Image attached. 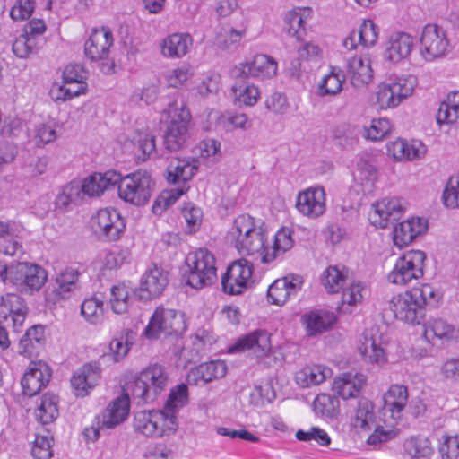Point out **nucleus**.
I'll return each instance as SVG.
<instances>
[{
  "label": "nucleus",
  "mask_w": 459,
  "mask_h": 459,
  "mask_svg": "<svg viewBox=\"0 0 459 459\" xmlns=\"http://www.w3.org/2000/svg\"><path fill=\"white\" fill-rule=\"evenodd\" d=\"M442 299L433 285L422 282L392 296L388 307L396 320L415 326L425 321L428 308L437 306Z\"/></svg>",
  "instance_id": "f257e3e1"
},
{
  "label": "nucleus",
  "mask_w": 459,
  "mask_h": 459,
  "mask_svg": "<svg viewBox=\"0 0 459 459\" xmlns=\"http://www.w3.org/2000/svg\"><path fill=\"white\" fill-rule=\"evenodd\" d=\"M218 266L215 255L206 247H198L187 253L182 271V281L187 287L202 290L217 282Z\"/></svg>",
  "instance_id": "f03ea898"
},
{
  "label": "nucleus",
  "mask_w": 459,
  "mask_h": 459,
  "mask_svg": "<svg viewBox=\"0 0 459 459\" xmlns=\"http://www.w3.org/2000/svg\"><path fill=\"white\" fill-rule=\"evenodd\" d=\"M227 240L240 255H261L267 234L255 217L243 213L233 220L227 232Z\"/></svg>",
  "instance_id": "7ed1b4c3"
},
{
  "label": "nucleus",
  "mask_w": 459,
  "mask_h": 459,
  "mask_svg": "<svg viewBox=\"0 0 459 459\" xmlns=\"http://www.w3.org/2000/svg\"><path fill=\"white\" fill-rule=\"evenodd\" d=\"M166 126L163 135L165 148L177 152L186 147L192 139V114L186 102L173 101L164 110Z\"/></svg>",
  "instance_id": "20e7f679"
},
{
  "label": "nucleus",
  "mask_w": 459,
  "mask_h": 459,
  "mask_svg": "<svg viewBox=\"0 0 459 459\" xmlns=\"http://www.w3.org/2000/svg\"><path fill=\"white\" fill-rule=\"evenodd\" d=\"M169 377L166 368L159 363L150 364L127 384V390L134 398L152 403L167 388Z\"/></svg>",
  "instance_id": "39448f33"
},
{
  "label": "nucleus",
  "mask_w": 459,
  "mask_h": 459,
  "mask_svg": "<svg viewBox=\"0 0 459 459\" xmlns=\"http://www.w3.org/2000/svg\"><path fill=\"white\" fill-rule=\"evenodd\" d=\"M0 279L4 283L17 287L21 291L32 294L45 284L48 273L44 268L35 264H0Z\"/></svg>",
  "instance_id": "423d86ee"
},
{
  "label": "nucleus",
  "mask_w": 459,
  "mask_h": 459,
  "mask_svg": "<svg viewBox=\"0 0 459 459\" xmlns=\"http://www.w3.org/2000/svg\"><path fill=\"white\" fill-rule=\"evenodd\" d=\"M416 84L417 79L412 75L381 82L376 86L372 94V105L379 110L395 108L412 95Z\"/></svg>",
  "instance_id": "0eeeda50"
},
{
  "label": "nucleus",
  "mask_w": 459,
  "mask_h": 459,
  "mask_svg": "<svg viewBox=\"0 0 459 459\" xmlns=\"http://www.w3.org/2000/svg\"><path fill=\"white\" fill-rule=\"evenodd\" d=\"M132 426L135 433L152 438L170 436L178 429L176 416L168 413L164 409L137 411Z\"/></svg>",
  "instance_id": "6e6552de"
},
{
  "label": "nucleus",
  "mask_w": 459,
  "mask_h": 459,
  "mask_svg": "<svg viewBox=\"0 0 459 459\" xmlns=\"http://www.w3.org/2000/svg\"><path fill=\"white\" fill-rule=\"evenodd\" d=\"M427 255L420 249H410L401 255L387 273L389 283L404 287L421 280L425 274Z\"/></svg>",
  "instance_id": "1a4fd4ad"
},
{
  "label": "nucleus",
  "mask_w": 459,
  "mask_h": 459,
  "mask_svg": "<svg viewBox=\"0 0 459 459\" xmlns=\"http://www.w3.org/2000/svg\"><path fill=\"white\" fill-rule=\"evenodd\" d=\"M185 315L178 310L157 307L143 330V335L150 340L160 336L180 335L186 330Z\"/></svg>",
  "instance_id": "9d476101"
},
{
  "label": "nucleus",
  "mask_w": 459,
  "mask_h": 459,
  "mask_svg": "<svg viewBox=\"0 0 459 459\" xmlns=\"http://www.w3.org/2000/svg\"><path fill=\"white\" fill-rule=\"evenodd\" d=\"M254 272L253 263L245 258L231 262L221 276L222 291L231 296L243 294L254 283Z\"/></svg>",
  "instance_id": "9b49d317"
},
{
  "label": "nucleus",
  "mask_w": 459,
  "mask_h": 459,
  "mask_svg": "<svg viewBox=\"0 0 459 459\" xmlns=\"http://www.w3.org/2000/svg\"><path fill=\"white\" fill-rule=\"evenodd\" d=\"M118 196L126 203L134 205H143L152 195V178L142 170L126 175L119 181Z\"/></svg>",
  "instance_id": "f8f14e48"
},
{
  "label": "nucleus",
  "mask_w": 459,
  "mask_h": 459,
  "mask_svg": "<svg viewBox=\"0 0 459 459\" xmlns=\"http://www.w3.org/2000/svg\"><path fill=\"white\" fill-rule=\"evenodd\" d=\"M95 233L107 241H117L125 233L126 223L120 212L114 207L99 209L91 218Z\"/></svg>",
  "instance_id": "ddd939ff"
},
{
  "label": "nucleus",
  "mask_w": 459,
  "mask_h": 459,
  "mask_svg": "<svg viewBox=\"0 0 459 459\" xmlns=\"http://www.w3.org/2000/svg\"><path fill=\"white\" fill-rule=\"evenodd\" d=\"M102 377V368L96 360L82 364L70 378L73 394L77 398H84L95 389Z\"/></svg>",
  "instance_id": "4468645a"
},
{
  "label": "nucleus",
  "mask_w": 459,
  "mask_h": 459,
  "mask_svg": "<svg viewBox=\"0 0 459 459\" xmlns=\"http://www.w3.org/2000/svg\"><path fill=\"white\" fill-rule=\"evenodd\" d=\"M406 203L400 197H385L372 204L369 212L370 222L385 229L393 221L400 219L406 212Z\"/></svg>",
  "instance_id": "2eb2a0df"
},
{
  "label": "nucleus",
  "mask_w": 459,
  "mask_h": 459,
  "mask_svg": "<svg viewBox=\"0 0 459 459\" xmlns=\"http://www.w3.org/2000/svg\"><path fill=\"white\" fill-rule=\"evenodd\" d=\"M368 384L367 376L361 371H345L335 376L331 391L343 401L358 398Z\"/></svg>",
  "instance_id": "dca6fc26"
},
{
  "label": "nucleus",
  "mask_w": 459,
  "mask_h": 459,
  "mask_svg": "<svg viewBox=\"0 0 459 459\" xmlns=\"http://www.w3.org/2000/svg\"><path fill=\"white\" fill-rule=\"evenodd\" d=\"M448 48L445 30L437 24L424 26L420 39V55L427 61L443 56Z\"/></svg>",
  "instance_id": "f3484780"
},
{
  "label": "nucleus",
  "mask_w": 459,
  "mask_h": 459,
  "mask_svg": "<svg viewBox=\"0 0 459 459\" xmlns=\"http://www.w3.org/2000/svg\"><path fill=\"white\" fill-rule=\"evenodd\" d=\"M295 207L309 219L321 217L326 211V194L323 186H309L298 193Z\"/></svg>",
  "instance_id": "a211bd4d"
},
{
  "label": "nucleus",
  "mask_w": 459,
  "mask_h": 459,
  "mask_svg": "<svg viewBox=\"0 0 459 459\" xmlns=\"http://www.w3.org/2000/svg\"><path fill=\"white\" fill-rule=\"evenodd\" d=\"M52 377L51 368L43 360H32L26 368L22 378L21 386L23 394L34 396L44 389Z\"/></svg>",
  "instance_id": "6ab92c4d"
},
{
  "label": "nucleus",
  "mask_w": 459,
  "mask_h": 459,
  "mask_svg": "<svg viewBox=\"0 0 459 459\" xmlns=\"http://www.w3.org/2000/svg\"><path fill=\"white\" fill-rule=\"evenodd\" d=\"M234 71L237 75L264 81L276 76L278 63L268 55L256 54L251 60L235 65Z\"/></svg>",
  "instance_id": "aec40b11"
},
{
  "label": "nucleus",
  "mask_w": 459,
  "mask_h": 459,
  "mask_svg": "<svg viewBox=\"0 0 459 459\" xmlns=\"http://www.w3.org/2000/svg\"><path fill=\"white\" fill-rule=\"evenodd\" d=\"M304 280L301 275L289 273L278 278L267 289V301L275 306H283L301 290Z\"/></svg>",
  "instance_id": "412c9836"
},
{
  "label": "nucleus",
  "mask_w": 459,
  "mask_h": 459,
  "mask_svg": "<svg viewBox=\"0 0 459 459\" xmlns=\"http://www.w3.org/2000/svg\"><path fill=\"white\" fill-rule=\"evenodd\" d=\"M169 283V272L156 264L142 276L139 292L142 299H152L160 296Z\"/></svg>",
  "instance_id": "4be33fe9"
},
{
  "label": "nucleus",
  "mask_w": 459,
  "mask_h": 459,
  "mask_svg": "<svg viewBox=\"0 0 459 459\" xmlns=\"http://www.w3.org/2000/svg\"><path fill=\"white\" fill-rule=\"evenodd\" d=\"M113 43L114 38L109 28H95L84 43L85 56L92 61L103 60L108 57Z\"/></svg>",
  "instance_id": "5701e85b"
},
{
  "label": "nucleus",
  "mask_w": 459,
  "mask_h": 459,
  "mask_svg": "<svg viewBox=\"0 0 459 459\" xmlns=\"http://www.w3.org/2000/svg\"><path fill=\"white\" fill-rule=\"evenodd\" d=\"M427 230L428 221L424 218L411 217L404 220L394 228V244L400 249L406 247Z\"/></svg>",
  "instance_id": "b1692460"
},
{
  "label": "nucleus",
  "mask_w": 459,
  "mask_h": 459,
  "mask_svg": "<svg viewBox=\"0 0 459 459\" xmlns=\"http://www.w3.org/2000/svg\"><path fill=\"white\" fill-rule=\"evenodd\" d=\"M79 275L78 270L72 267L61 271L56 277L55 286L47 291L46 299L56 304L69 299L77 289Z\"/></svg>",
  "instance_id": "393cba45"
},
{
  "label": "nucleus",
  "mask_w": 459,
  "mask_h": 459,
  "mask_svg": "<svg viewBox=\"0 0 459 459\" xmlns=\"http://www.w3.org/2000/svg\"><path fill=\"white\" fill-rule=\"evenodd\" d=\"M65 84L58 89L57 100H71L74 97L84 94L87 84L84 82L85 75L82 66L78 65H68L63 72Z\"/></svg>",
  "instance_id": "a878e982"
},
{
  "label": "nucleus",
  "mask_w": 459,
  "mask_h": 459,
  "mask_svg": "<svg viewBox=\"0 0 459 459\" xmlns=\"http://www.w3.org/2000/svg\"><path fill=\"white\" fill-rule=\"evenodd\" d=\"M409 392L406 385L393 384L383 394V410L390 414V419L398 422L403 417V411L407 406Z\"/></svg>",
  "instance_id": "bb28decb"
},
{
  "label": "nucleus",
  "mask_w": 459,
  "mask_h": 459,
  "mask_svg": "<svg viewBox=\"0 0 459 459\" xmlns=\"http://www.w3.org/2000/svg\"><path fill=\"white\" fill-rule=\"evenodd\" d=\"M426 152L421 142L396 138L386 143V153L395 161H410L420 159Z\"/></svg>",
  "instance_id": "cd10ccee"
},
{
  "label": "nucleus",
  "mask_w": 459,
  "mask_h": 459,
  "mask_svg": "<svg viewBox=\"0 0 459 459\" xmlns=\"http://www.w3.org/2000/svg\"><path fill=\"white\" fill-rule=\"evenodd\" d=\"M271 350V336L263 330L255 331L239 338L230 348V351H251L257 357L267 356Z\"/></svg>",
  "instance_id": "c85d7f7f"
},
{
  "label": "nucleus",
  "mask_w": 459,
  "mask_h": 459,
  "mask_svg": "<svg viewBox=\"0 0 459 459\" xmlns=\"http://www.w3.org/2000/svg\"><path fill=\"white\" fill-rule=\"evenodd\" d=\"M227 374L226 363L222 360H212L192 368L187 374V383L195 385H205L222 378Z\"/></svg>",
  "instance_id": "c756f323"
},
{
  "label": "nucleus",
  "mask_w": 459,
  "mask_h": 459,
  "mask_svg": "<svg viewBox=\"0 0 459 459\" xmlns=\"http://www.w3.org/2000/svg\"><path fill=\"white\" fill-rule=\"evenodd\" d=\"M337 322L333 312L314 310L301 316L300 323L308 336H316L330 330Z\"/></svg>",
  "instance_id": "7c9ffc66"
},
{
  "label": "nucleus",
  "mask_w": 459,
  "mask_h": 459,
  "mask_svg": "<svg viewBox=\"0 0 459 459\" xmlns=\"http://www.w3.org/2000/svg\"><path fill=\"white\" fill-rule=\"evenodd\" d=\"M131 403L126 392L113 399L102 411V426L112 429L123 423L128 417Z\"/></svg>",
  "instance_id": "2f4dec72"
},
{
  "label": "nucleus",
  "mask_w": 459,
  "mask_h": 459,
  "mask_svg": "<svg viewBox=\"0 0 459 459\" xmlns=\"http://www.w3.org/2000/svg\"><path fill=\"white\" fill-rule=\"evenodd\" d=\"M423 336L432 343L449 342L459 338V330L446 320L437 317L424 325Z\"/></svg>",
  "instance_id": "473e14b6"
},
{
  "label": "nucleus",
  "mask_w": 459,
  "mask_h": 459,
  "mask_svg": "<svg viewBox=\"0 0 459 459\" xmlns=\"http://www.w3.org/2000/svg\"><path fill=\"white\" fill-rule=\"evenodd\" d=\"M120 180L121 174L116 170L94 173L82 181V191L89 196H99L107 189L114 187Z\"/></svg>",
  "instance_id": "72a5a7b5"
},
{
  "label": "nucleus",
  "mask_w": 459,
  "mask_h": 459,
  "mask_svg": "<svg viewBox=\"0 0 459 459\" xmlns=\"http://www.w3.org/2000/svg\"><path fill=\"white\" fill-rule=\"evenodd\" d=\"M352 279V272L345 265H329L322 273L320 281L329 294H337Z\"/></svg>",
  "instance_id": "f704fd0d"
},
{
  "label": "nucleus",
  "mask_w": 459,
  "mask_h": 459,
  "mask_svg": "<svg viewBox=\"0 0 459 459\" xmlns=\"http://www.w3.org/2000/svg\"><path fill=\"white\" fill-rule=\"evenodd\" d=\"M377 419L376 406L368 398H360L351 417V427L358 433H368Z\"/></svg>",
  "instance_id": "c9c22d12"
},
{
  "label": "nucleus",
  "mask_w": 459,
  "mask_h": 459,
  "mask_svg": "<svg viewBox=\"0 0 459 459\" xmlns=\"http://www.w3.org/2000/svg\"><path fill=\"white\" fill-rule=\"evenodd\" d=\"M347 72L354 87L359 88L368 85L373 79V69L369 56H352L348 61Z\"/></svg>",
  "instance_id": "e433bc0d"
},
{
  "label": "nucleus",
  "mask_w": 459,
  "mask_h": 459,
  "mask_svg": "<svg viewBox=\"0 0 459 459\" xmlns=\"http://www.w3.org/2000/svg\"><path fill=\"white\" fill-rule=\"evenodd\" d=\"M294 244L292 232L287 227L278 230L273 238L272 247L264 246L261 250L260 259L263 264H270L278 256L290 250Z\"/></svg>",
  "instance_id": "4c0bfd02"
},
{
  "label": "nucleus",
  "mask_w": 459,
  "mask_h": 459,
  "mask_svg": "<svg viewBox=\"0 0 459 459\" xmlns=\"http://www.w3.org/2000/svg\"><path fill=\"white\" fill-rule=\"evenodd\" d=\"M413 38L405 32H397L389 38L385 49V57L393 62L398 63L407 58L413 48Z\"/></svg>",
  "instance_id": "58836bf2"
},
{
  "label": "nucleus",
  "mask_w": 459,
  "mask_h": 459,
  "mask_svg": "<svg viewBox=\"0 0 459 459\" xmlns=\"http://www.w3.org/2000/svg\"><path fill=\"white\" fill-rule=\"evenodd\" d=\"M357 350L365 363L384 366L388 362L385 349L377 344L375 339L368 334H363L358 340Z\"/></svg>",
  "instance_id": "ea45409f"
},
{
  "label": "nucleus",
  "mask_w": 459,
  "mask_h": 459,
  "mask_svg": "<svg viewBox=\"0 0 459 459\" xmlns=\"http://www.w3.org/2000/svg\"><path fill=\"white\" fill-rule=\"evenodd\" d=\"M193 39L188 33H172L160 42L161 54L168 58H182L185 56Z\"/></svg>",
  "instance_id": "a19ab883"
},
{
  "label": "nucleus",
  "mask_w": 459,
  "mask_h": 459,
  "mask_svg": "<svg viewBox=\"0 0 459 459\" xmlns=\"http://www.w3.org/2000/svg\"><path fill=\"white\" fill-rule=\"evenodd\" d=\"M332 374V369L325 365H306L297 371L295 380L302 387H310L324 383Z\"/></svg>",
  "instance_id": "79ce46f5"
},
{
  "label": "nucleus",
  "mask_w": 459,
  "mask_h": 459,
  "mask_svg": "<svg viewBox=\"0 0 459 459\" xmlns=\"http://www.w3.org/2000/svg\"><path fill=\"white\" fill-rule=\"evenodd\" d=\"M0 307L5 316H10L14 328L22 325L27 313L23 299L15 293H7L1 297Z\"/></svg>",
  "instance_id": "37998d69"
},
{
  "label": "nucleus",
  "mask_w": 459,
  "mask_h": 459,
  "mask_svg": "<svg viewBox=\"0 0 459 459\" xmlns=\"http://www.w3.org/2000/svg\"><path fill=\"white\" fill-rule=\"evenodd\" d=\"M403 452L410 459H430L435 449L429 437L418 434L404 440Z\"/></svg>",
  "instance_id": "c03bdc74"
},
{
  "label": "nucleus",
  "mask_w": 459,
  "mask_h": 459,
  "mask_svg": "<svg viewBox=\"0 0 459 459\" xmlns=\"http://www.w3.org/2000/svg\"><path fill=\"white\" fill-rule=\"evenodd\" d=\"M36 420L41 424L54 422L59 415V397L54 393L47 392L34 411Z\"/></svg>",
  "instance_id": "a18cd8bd"
},
{
  "label": "nucleus",
  "mask_w": 459,
  "mask_h": 459,
  "mask_svg": "<svg viewBox=\"0 0 459 459\" xmlns=\"http://www.w3.org/2000/svg\"><path fill=\"white\" fill-rule=\"evenodd\" d=\"M133 295V287L125 281L118 282L110 290L109 303L114 313L123 315L128 312Z\"/></svg>",
  "instance_id": "49530a36"
},
{
  "label": "nucleus",
  "mask_w": 459,
  "mask_h": 459,
  "mask_svg": "<svg viewBox=\"0 0 459 459\" xmlns=\"http://www.w3.org/2000/svg\"><path fill=\"white\" fill-rule=\"evenodd\" d=\"M345 82L343 71L336 66H331L329 72L323 76L318 84V93L321 96H334L339 94Z\"/></svg>",
  "instance_id": "de8ad7c7"
},
{
  "label": "nucleus",
  "mask_w": 459,
  "mask_h": 459,
  "mask_svg": "<svg viewBox=\"0 0 459 459\" xmlns=\"http://www.w3.org/2000/svg\"><path fill=\"white\" fill-rule=\"evenodd\" d=\"M337 395L326 393H320L313 402V408L316 414L326 419H335L339 416L340 401Z\"/></svg>",
  "instance_id": "09e8293b"
},
{
  "label": "nucleus",
  "mask_w": 459,
  "mask_h": 459,
  "mask_svg": "<svg viewBox=\"0 0 459 459\" xmlns=\"http://www.w3.org/2000/svg\"><path fill=\"white\" fill-rule=\"evenodd\" d=\"M194 74L193 66L190 64H183L167 71L163 80L168 88L180 89L192 80Z\"/></svg>",
  "instance_id": "8fccbe9b"
},
{
  "label": "nucleus",
  "mask_w": 459,
  "mask_h": 459,
  "mask_svg": "<svg viewBox=\"0 0 459 459\" xmlns=\"http://www.w3.org/2000/svg\"><path fill=\"white\" fill-rule=\"evenodd\" d=\"M397 423L393 420H384V425L375 427L373 432L368 437L366 442L369 446H378L382 443L388 442L399 435Z\"/></svg>",
  "instance_id": "3c124183"
},
{
  "label": "nucleus",
  "mask_w": 459,
  "mask_h": 459,
  "mask_svg": "<svg viewBox=\"0 0 459 459\" xmlns=\"http://www.w3.org/2000/svg\"><path fill=\"white\" fill-rule=\"evenodd\" d=\"M233 100L236 104L253 107L261 97V91L258 86L254 83L247 85L232 86Z\"/></svg>",
  "instance_id": "603ef678"
},
{
  "label": "nucleus",
  "mask_w": 459,
  "mask_h": 459,
  "mask_svg": "<svg viewBox=\"0 0 459 459\" xmlns=\"http://www.w3.org/2000/svg\"><path fill=\"white\" fill-rule=\"evenodd\" d=\"M0 253L13 256L22 253V245L13 238L10 222L0 220Z\"/></svg>",
  "instance_id": "864d4df0"
},
{
  "label": "nucleus",
  "mask_w": 459,
  "mask_h": 459,
  "mask_svg": "<svg viewBox=\"0 0 459 459\" xmlns=\"http://www.w3.org/2000/svg\"><path fill=\"white\" fill-rule=\"evenodd\" d=\"M54 438L49 431L38 433L31 446V455L34 459H50L53 456Z\"/></svg>",
  "instance_id": "5fc2aeb1"
},
{
  "label": "nucleus",
  "mask_w": 459,
  "mask_h": 459,
  "mask_svg": "<svg viewBox=\"0 0 459 459\" xmlns=\"http://www.w3.org/2000/svg\"><path fill=\"white\" fill-rule=\"evenodd\" d=\"M197 167L188 160H178L176 165H170L168 180L171 183L186 182L196 173Z\"/></svg>",
  "instance_id": "6e6d98bb"
},
{
  "label": "nucleus",
  "mask_w": 459,
  "mask_h": 459,
  "mask_svg": "<svg viewBox=\"0 0 459 459\" xmlns=\"http://www.w3.org/2000/svg\"><path fill=\"white\" fill-rule=\"evenodd\" d=\"M188 401V389L186 384H179L169 392V397L164 404V410L172 415L186 404Z\"/></svg>",
  "instance_id": "4d7b16f0"
},
{
  "label": "nucleus",
  "mask_w": 459,
  "mask_h": 459,
  "mask_svg": "<svg viewBox=\"0 0 459 459\" xmlns=\"http://www.w3.org/2000/svg\"><path fill=\"white\" fill-rule=\"evenodd\" d=\"M392 124L385 117L373 118L368 126L365 127V138L372 142L382 141L392 132Z\"/></svg>",
  "instance_id": "13d9d810"
},
{
  "label": "nucleus",
  "mask_w": 459,
  "mask_h": 459,
  "mask_svg": "<svg viewBox=\"0 0 459 459\" xmlns=\"http://www.w3.org/2000/svg\"><path fill=\"white\" fill-rule=\"evenodd\" d=\"M367 290L359 281L350 280L348 284L343 287L342 293V305L357 306L360 304L364 299Z\"/></svg>",
  "instance_id": "bf43d9fd"
},
{
  "label": "nucleus",
  "mask_w": 459,
  "mask_h": 459,
  "mask_svg": "<svg viewBox=\"0 0 459 459\" xmlns=\"http://www.w3.org/2000/svg\"><path fill=\"white\" fill-rule=\"evenodd\" d=\"M81 314L91 324L101 322L104 317L103 301L95 297L84 299L81 306Z\"/></svg>",
  "instance_id": "052dcab7"
},
{
  "label": "nucleus",
  "mask_w": 459,
  "mask_h": 459,
  "mask_svg": "<svg viewBox=\"0 0 459 459\" xmlns=\"http://www.w3.org/2000/svg\"><path fill=\"white\" fill-rule=\"evenodd\" d=\"M356 31L360 46L370 48L377 42L379 29L372 20H363Z\"/></svg>",
  "instance_id": "680f3d73"
},
{
  "label": "nucleus",
  "mask_w": 459,
  "mask_h": 459,
  "mask_svg": "<svg viewBox=\"0 0 459 459\" xmlns=\"http://www.w3.org/2000/svg\"><path fill=\"white\" fill-rule=\"evenodd\" d=\"M442 201L446 208L459 209V175L448 178L443 190Z\"/></svg>",
  "instance_id": "e2e57ef3"
},
{
  "label": "nucleus",
  "mask_w": 459,
  "mask_h": 459,
  "mask_svg": "<svg viewBox=\"0 0 459 459\" xmlns=\"http://www.w3.org/2000/svg\"><path fill=\"white\" fill-rule=\"evenodd\" d=\"M182 216L184 217L187 230L190 233L196 232L203 221V212L193 203H186L182 207Z\"/></svg>",
  "instance_id": "0e129e2a"
},
{
  "label": "nucleus",
  "mask_w": 459,
  "mask_h": 459,
  "mask_svg": "<svg viewBox=\"0 0 459 459\" xmlns=\"http://www.w3.org/2000/svg\"><path fill=\"white\" fill-rule=\"evenodd\" d=\"M188 190L187 187L172 188L165 190L155 200L152 210L155 213H160L170 205H172L181 195Z\"/></svg>",
  "instance_id": "69168bd1"
},
{
  "label": "nucleus",
  "mask_w": 459,
  "mask_h": 459,
  "mask_svg": "<svg viewBox=\"0 0 459 459\" xmlns=\"http://www.w3.org/2000/svg\"><path fill=\"white\" fill-rule=\"evenodd\" d=\"M295 436L298 440L305 442L315 441L321 446H328L332 441L328 433L318 427H312L307 430L299 429Z\"/></svg>",
  "instance_id": "338daca9"
},
{
  "label": "nucleus",
  "mask_w": 459,
  "mask_h": 459,
  "mask_svg": "<svg viewBox=\"0 0 459 459\" xmlns=\"http://www.w3.org/2000/svg\"><path fill=\"white\" fill-rule=\"evenodd\" d=\"M439 453L443 459H457L459 457V435L442 436Z\"/></svg>",
  "instance_id": "774afa93"
}]
</instances>
